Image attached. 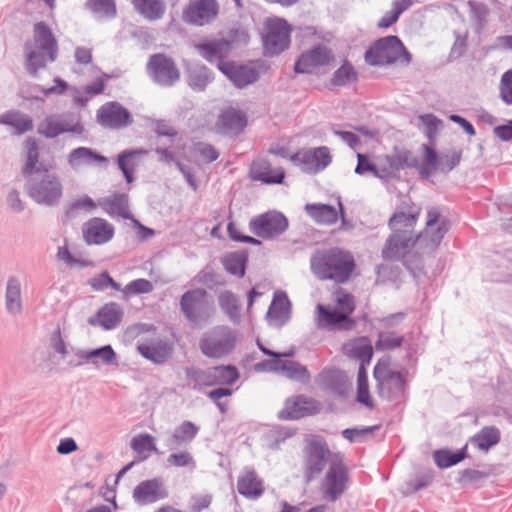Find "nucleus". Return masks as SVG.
<instances>
[{"label": "nucleus", "mask_w": 512, "mask_h": 512, "mask_svg": "<svg viewBox=\"0 0 512 512\" xmlns=\"http://www.w3.org/2000/svg\"><path fill=\"white\" fill-rule=\"evenodd\" d=\"M194 150L206 163L214 162L219 157V152L214 146L208 143L198 142L195 144Z\"/></svg>", "instance_id": "nucleus-64"}, {"label": "nucleus", "mask_w": 512, "mask_h": 512, "mask_svg": "<svg viewBox=\"0 0 512 512\" xmlns=\"http://www.w3.org/2000/svg\"><path fill=\"white\" fill-rule=\"evenodd\" d=\"M96 208L94 200L85 195L82 198L76 199L71 202L65 209L64 218L65 220L75 219L79 216L81 210L91 212Z\"/></svg>", "instance_id": "nucleus-55"}, {"label": "nucleus", "mask_w": 512, "mask_h": 512, "mask_svg": "<svg viewBox=\"0 0 512 512\" xmlns=\"http://www.w3.org/2000/svg\"><path fill=\"white\" fill-rule=\"evenodd\" d=\"M359 74L352 63L345 59L341 66L334 71L330 79V84L334 87H346L352 83H356Z\"/></svg>", "instance_id": "nucleus-46"}, {"label": "nucleus", "mask_w": 512, "mask_h": 512, "mask_svg": "<svg viewBox=\"0 0 512 512\" xmlns=\"http://www.w3.org/2000/svg\"><path fill=\"white\" fill-rule=\"evenodd\" d=\"M136 349L142 357L155 364L165 363L173 353L172 346L160 338L153 339L149 343L138 342Z\"/></svg>", "instance_id": "nucleus-30"}, {"label": "nucleus", "mask_w": 512, "mask_h": 512, "mask_svg": "<svg viewBox=\"0 0 512 512\" xmlns=\"http://www.w3.org/2000/svg\"><path fill=\"white\" fill-rule=\"evenodd\" d=\"M134 10L148 21L161 19L166 11L164 0H131Z\"/></svg>", "instance_id": "nucleus-39"}, {"label": "nucleus", "mask_w": 512, "mask_h": 512, "mask_svg": "<svg viewBox=\"0 0 512 512\" xmlns=\"http://www.w3.org/2000/svg\"><path fill=\"white\" fill-rule=\"evenodd\" d=\"M247 261L248 257L246 253L237 252L228 253L221 259V263L225 270L239 278H242L245 275Z\"/></svg>", "instance_id": "nucleus-49"}, {"label": "nucleus", "mask_w": 512, "mask_h": 512, "mask_svg": "<svg viewBox=\"0 0 512 512\" xmlns=\"http://www.w3.org/2000/svg\"><path fill=\"white\" fill-rule=\"evenodd\" d=\"M380 425L367 426V427H353L346 428L342 430L341 435L343 438L348 440L351 443L362 441L366 435L372 434L374 431L378 430Z\"/></svg>", "instance_id": "nucleus-59"}, {"label": "nucleus", "mask_w": 512, "mask_h": 512, "mask_svg": "<svg viewBox=\"0 0 512 512\" xmlns=\"http://www.w3.org/2000/svg\"><path fill=\"white\" fill-rule=\"evenodd\" d=\"M237 491L243 497L257 500L264 493V482L252 468H246L237 480Z\"/></svg>", "instance_id": "nucleus-33"}, {"label": "nucleus", "mask_w": 512, "mask_h": 512, "mask_svg": "<svg viewBox=\"0 0 512 512\" xmlns=\"http://www.w3.org/2000/svg\"><path fill=\"white\" fill-rule=\"evenodd\" d=\"M219 12V4L216 0H189L183 10L185 22L204 26L211 23Z\"/></svg>", "instance_id": "nucleus-19"}, {"label": "nucleus", "mask_w": 512, "mask_h": 512, "mask_svg": "<svg viewBox=\"0 0 512 512\" xmlns=\"http://www.w3.org/2000/svg\"><path fill=\"white\" fill-rule=\"evenodd\" d=\"M501 440L500 430L495 426H485L471 438V443L479 450L487 452Z\"/></svg>", "instance_id": "nucleus-44"}, {"label": "nucleus", "mask_w": 512, "mask_h": 512, "mask_svg": "<svg viewBox=\"0 0 512 512\" xmlns=\"http://www.w3.org/2000/svg\"><path fill=\"white\" fill-rule=\"evenodd\" d=\"M390 365V356H384L378 360L373 369L378 394L389 401L397 400L404 395L407 382L406 372L393 371Z\"/></svg>", "instance_id": "nucleus-5"}, {"label": "nucleus", "mask_w": 512, "mask_h": 512, "mask_svg": "<svg viewBox=\"0 0 512 512\" xmlns=\"http://www.w3.org/2000/svg\"><path fill=\"white\" fill-rule=\"evenodd\" d=\"M334 59V53L329 47L318 44L300 54L294 64V71L297 74H311L316 69L330 65Z\"/></svg>", "instance_id": "nucleus-15"}, {"label": "nucleus", "mask_w": 512, "mask_h": 512, "mask_svg": "<svg viewBox=\"0 0 512 512\" xmlns=\"http://www.w3.org/2000/svg\"><path fill=\"white\" fill-rule=\"evenodd\" d=\"M291 162L308 174H316L324 170L332 161L326 146L299 151L290 156Z\"/></svg>", "instance_id": "nucleus-16"}, {"label": "nucleus", "mask_w": 512, "mask_h": 512, "mask_svg": "<svg viewBox=\"0 0 512 512\" xmlns=\"http://www.w3.org/2000/svg\"><path fill=\"white\" fill-rule=\"evenodd\" d=\"M500 96L504 103L512 104V69L506 71L501 77Z\"/></svg>", "instance_id": "nucleus-62"}, {"label": "nucleus", "mask_w": 512, "mask_h": 512, "mask_svg": "<svg viewBox=\"0 0 512 512\" xmlns=\"http://www.w3.org/2000/svg\"><path fill=\"white\" fill-rule=\"evenodd\" d=\"M467 456V445L455 452L449 449H438L433 452L434 462L440 469L452 467L463 461Z\"/></svg>", "instance_id": "nucleus-45"}, {"label": "nucleus", "mask_w": 512, "mask_h": 512, "mask_svg": "<svg viewBox=\"0 0 512 512\" xmlns=\"http://www.w3.org/2000/svg\"><path fill=\"white\" fill-rule=\"evenodd\" d=\"M84 125L73 114H54L44 118L38 125L37 132L47 139H55L63 133L82 135Z\"/></svg>", "instance_id": "nucleus-13"}, {"label": "nucleus", "mask_w": 512, "mask_h": 512, "mask_svg": "<svg viewBox=\"0 0 512 512\" xmlns=\"http://www.w3.org/2000/svg\"><path fill=\"white\" fill-rule=\"evenodd\" d=\"M417 214H406L405 212H396L389 220V226L392 230L398 229V225L411 228L416 223Z\"/></svg>", "instance_id": "nucleus-61"}, {"label": "nucleus", "mask_w": 512, "mask_h": 512, "mask_svg": "<svg viewBox=\"0 0 512 512\" xmlns=\"http://www.w3.org/2000/svg\"><path fill=\"white\" fill-rule=\"evenodd\" d=\"M144 154H146V151L143 149H129L118 154L117 165L123 173L127 183H132L134 181L133 170L137 165L135 162L136 156Z\"/></svg>", "instance_id": "nucleus-47"}, {"label": "nucleus", "mask_w": 512, "mask_h": 512, "mask_svg": "<svg viewBox=\"0 0 512 512\" xmlns=\"http://www.w3.org/2000/svg\"><path fill=\"white\" fill-rule=\"evenodd\" d=\"M198 54L210 64H215L219 71L223 69L228 61H225L229 55L232 44L226 39H213L199 42L194 45Z\"/></svg>", "instance_id": "nucleus-21"}, {"label": "nucleus", "mask_w": 512, "mask_h": 512, "mask_svg": "<svg viewBox=\"0 0 512 512\" xmlns=\"http://www.w3.org/2000/svg\"><path fill=\"white\" fill-rule=\"evenodd\" d=\"M82 232L88 245H102L113 238L115 230L107 220L94 217L83 225Z\"/></svg>", "instance_id": "nucleus-24"}, {"label": "nucleus", "mask_w": 512, "mask_h": 512, "mask_svg": "<svg viewBox=\"0 0 512 512\" xmlns=\"http://www.w3.org/2000/svg\"><path fill=\"white\" fill-rule=\"evenodd\" d=\"M100 206L110 215H118L123 219L132 218L129 211V197L126 193H114L111 197L99 201Z\"/></svg>", "instance_id": "nucleus-38"}, {"label": "nucleus", "mask_w": 512, "mask_h": 512, "mask_svg": "<svg viewBox=\"0 0 512 512\" xmlns=\"http://www.w3.org/2000/svg\"><path fill=\"white\" fill-rule=\"evenodd\" d=\"M67 162L73 169H77L81 166L92 165L93 163H106L108 159L92 148L77 147L68 153Z\"/></svg>", "instance_id": "nucleus-36"}, {"label": "nucleus", "mask_w": 512, "mask_h": 512, "mask_svg": "<svg viewBox=\"0 0 512 512\" xmlns=\"http://www.w3.org/2000/svg\"><path fill=\"white\" fill-rule=\"evenodd\" d=\"M387 163L394 172L404 168H417L418 158L409 150H395L393 154L386 156Z\"/></svg>", "instance_id": "nucleus-48"}, {"label": "nucleus", "mask_w": 512, "mask_h": 512, "mask_svg": "<svg viewBox=\"0 0 512 512\" xmlns=\"http://www.w3.org/2000/svg\"><path fill=\"white\" fill-rule=\"evenodd\" d=\"M250 177L264 184H281L285 178V171L282 168L273 169L267 159H258L251 165Z\"/></svg>", "instance_id": "nucleus-34"}, {"label": "nucleus", "mask_w": 512, "mask_h": 512, "mask_svg": "<svg viewBox=\"0 0 512 512\" xmlns=\"http://www.w3.org/2000/svg\"><path fill=\"white\" fill-rule=\"evenodd\" d=\"M221 72L239 89L254 84L260 77L255 68L234 61H228L223 65Z\"/></svg>", "instance_id": "nucleus-26"}, {"label": "nucleus", "mask_w": 512, "mask_h": 512, "mask_svg": "<svg viewBox=\"0 0 512 512\" xmlns=\"http://www.w3.org/2000/svg\"><path fill=\"white\" fill-rule=\"evenodd\" d=\"M262 44L266 56H276L290 47L292 26L284 18H268L264 24Z\"/></svg>", "instance_id": "nucleus-8"}, {"label": "nucleus", "mask_w": 512, "mask_h": 512, "mask_svg": "<svg viewBox=\"0 0 512 512\" xmlns=\"http://www.w3.org/2000/svg\"><path fill=\"white\" fill-rule=\"evenodd\" d=\"M403 342L404 336L398 335L394 331H380L375 342V349L377 351L393 350L402 346Z\"/></svg>", "instance_id": "nucleus-54"}, {"label": "nucleus", "mask_w": 512, "mask_h": 512, "mask_svg": "<svg viewBox=\"0 0 512 512\" xmlns=\"http://www.w3.org/2000/svg\"><path fill=\"white\" fill-rule=\"evenodd\" d=\"M307 214L317 223L332 225L338 220V212L330 204L312 203L306 204Z\"/></svg>", "instance_id": "nucleus-42"}, {"label": "nucleus", "mask_w": 512, "mask_h": 512, "mask_svg": "<svg viewBox=\"0 0 512 512\" xmlns=\"http://www.w3.org/2000/svg\"><path fill=\"white\" fill-rule=\"evenodd\" d=\"M256 370H268L283 373L287 378L301 383L310 381V373L307 368L299 362L292 360L271 359L264 360L255 366Z\"/></svg>", "instance_id": "nucleus-20"}, {"label": "nucleus", "mask_w": 512, "mask_h": 512, "mask_svg": "<svg viewBox=\"0 0 512 512\" xmlns=\"http://www.w3.org/2000/svg\"><path fill=\"white\" fill-rule=\"evenodd\" d=\"M467 5L470 9V17L478 29H483L487 24V17L490 13L486 4L474 0H469Z\"/></svg>", "instance_id": "nucleus-56"}, {"label": "nucleus", "mask_w": 512, "mask_h": 512, "mask_svg": "<svg viewBox=\"0 0 512 512\" xmlns=\"http://www.w3.org/2000/svg\"><path fill=\"white\" fill-rule=\"evenodd\" d=\"M186 378L194 382L193 389L200 390L201 386L232 385L239 379V371L236 366L218 365L208 369L186 367Z\"/></svg>", "instance_id": "nucleus-6"}, {"label": "nucleus", "mask_w": 512, "mask_h": 512, "mask_svg": "<svg viewBox=\"0 0 512 512\" xmlns=\"http://www.w3.org/2000/svg\"><path fill=\"white\" fill-rule=\"evenodd\" d=\"M288 226V219L278 211H268L249 221L250 232L264 240L278 237L288 229Z\"/></svg>", "instance_id": "nucleus-14"}, {"label": "nucleus", "mask_w": 512, "mask_h": 512, "mask_svg": "<svg viewBox=\"0 0 512 512\" xmlns=\"http://www.w3.org/2000/svg\"><path fill=\"white\" fill-rule=\"evenodd\" d=\"M422 150L424 152L423 156V163L420 165L418 163V169L419 174L422 178H429L435 171L438 169V160H439V154L435 150L434 147L423 144Z\"/></svg>", "instance_id": "nucleus-50"}, {"label": "nucleus", "mask_w": 512, "mask_h": 512, "mask_svg": "<svg viewBox=\"0 0 512 512\" xmlns=\"http://www.w3.org/2000/svg\"><path fill=\"white\" fill-rule=\"evenodd\" d=\"M153 291V284L147 279L139 278L129 282L124 288L125 294H147Z\"/></svg>", "instance_id": "nucleus-60"}, {"label": "nucleus", "mask_w": 512, "mask_h": 512, "mask_svg": "<svg viewBox=\"0 0 512 512\" xmlns=\"http://www.w3.org/2000/svg\"><path fill=\"white\" fill-rule=\"evenodd\" d=\"M321 410L319 401L305 395H297L286 399L284 408L279 411L281 420H299L316 415Z\"/></svg>", "instance_id": "nucleus-17"}, {"label": "nucleus", "mask_w": 512, "mask_h": 512, "mask_svg": "<svg viewBox=\"0 0 512 512\" xmlns=\"http://www.w3.org/2000/svg\"><path fill=\"white\" fill-rule=\"evenodd\" d=\"M167 464L174 467H195V460L192 455L187 452L173 453L168 456Z\"/></svg>", "instance_id": "nucleus-63"}, {"label": "nucleus", "mask_w": 512, "mask_h": 512, "mask_svg": "<svg viewBox=\"0 0 512 512\" xmlns=\"http://www.w3.org/2000/svg\"><path fill=\"white\" fill-rule=\"evenodd\" d=\"M196 279L198 283L211 290L219 286H224L226 283L222 275L207 269L200 271Z\"/></svg>", "instance_id": "nucleus-58"}, {"label": "nucleus", "mask_w": 512, "mask_h": 512, "mask_svg": "<svg viewBox=\"0 0 512 512\" xmlns=\"http://www.w3.org/2000/svg\"><path fill=\"white\" fill-rule=\"evenodd\" d=\"M291 302L283 291H276L267 311L268 322L276 327L284 326L290 319Z\"/></svg>", "instance_id": "nucleus-32"}, {"label": "nucleus", "mask_w": 512, "mask_h": 512, "mask_svg": "<svg viewBox=\"0 0 512 512\" xmlns=\"http://www.w3.org/2000/svg\"><path fill=\"white\" fill-rule=\"evenodd\" d=\"M345 352L358 359L360 365L367 366L373 357V346L367 337L356 338L344 345Z\"/></svg>", "instance_id": "nucleus-40"}, {"label": "nucleus", "mask_w": 512, "mask_h": 512, "mask_svg": "<svg viewBox=\"0 0 512 512\" xmlns=\"http://www.w3.org/2000/svg\"><path fill=\"white\" fill-rule=\"evenodd\" d=\"M75 355L80 361L74 364V366H80L84 362L91 363L96 368L100 367V365L118 366L117 354L110 344L91 350L79 349ZM70 365H73V363L70 362Z\"/></svg>", "instance_id": "nucleus-25"}, {"label": "nucleus", "mask_w": 512, "mask_h": 512, "mask_svg": "<svg viewBox=\"0 0 512 512\" xmlns=\"http://www.w3.org/2000/svg\"><path fill=\"white\" fill-rule=\"evenodd\" d=\"M180 310L184 317L194 325L206 323L214 313L213 302L203 288L186 291L180 298Z\"/></svg>", "instance_id": "nucleus-7"}, {"label": "nucleus", "mask_w": 512, "mask_h": 512, "mask_svg": "<svg viewBox=\"0 0 512 512\" xmlns=\"http://www.w3.org/2000/svg\"><path fill=\"white\" fill-rule=\"evenodd\" d=\"M34 46L26 43L25 69L32 77H37L41 69H45L47 62H55L58 57V42L47 23L37 22L33 27Z\"/></svg>", "instance_id": "nucleus-1"}, {"label": "nucleus", "mask_w": 512, "mask_h": 512, "mask_svg": "<svg viewBox=\"0 0 512 512\" xmlns=\"http://www.w3.org/2000/svg\"><path fill=\"white\" fill-rule=\"evenodd\" d=\"M247 125L245 113L235 108L224 110L218 117L217 128L221 134L239 135Z\"/></svg>", "instance_id": "nucleus-31"}, {"label": "nucleus", "mask_w": 512, "mask_h": 512, "mask_svg": "<svg viewBox=\"0 0 512 512\" xmlns=\"http://www.w3.org/2000/svg\"><path fill=\"white\" fill-rule=\"evenodd\" d=\"M97 122L104 128L121 129L133 123L131 113L118 102L103 104L96 114Z\"/></svg>", "instance_id": "nucleus-18"}, {"label": "nucleus", "mask_w": 512, "mask_h": 512, "mask_svg": "<svg viewBox=\"0 0 512 512\" xmlns=\"http://www.w3.org/2000/svg\"><path fill=\"white\" fill-rule=\"evenodd\" d=\"M166 496L167 492L160 478L142 481L133 490V499L139 505L151 504Z\"/></svg>", "instance_id": "nucleus-29"}, {"label": "nucleus", "mask_w": 512, "mask_h": 512, "mask_svg": "<svg viewBox=\"0 0 512 512\" xmlns=\"http://www.w3.org/2000/svg\"><path fill=\"white\" fill-rule=\"evenodd\" d=\"M349 482V469L341 456H336L320 481L319 491L324 499L329 502H336L344 495Z\"/></svg>", "instance_id": "nucleus-9"}, {"label": "nucleus", "mask_w": 512, "mask_h": 512, "mask_svg": "<svg viewBox=\"0 0 512 512\" xmlns=\"http://www.w3.org/2000/svg\"><path fill=\"white\" fill-rule=\"evenodd\" d=\"M124 311L116 302H110L98 309L94 316L88 318L87 323L90 326H100L104 330L115 329L122 321Z\"/></svg>", "instance_id": "nucleus-27"}, {"label": "nucleus", "mask_w": 512, "mask_h": 512, "mask_svg": "<svg viewBox=\"0 0 512 512\" xmlns=\"http://www.w3.org/2000/svg\"><path fill=\"white\" fill-rule=\"evenodd\" d=\"M131 448L140 456V461L146 460L148 458L149 454H144L145 452H154L157 454L160 453L156 447L155 438L148 433H142L133 437L131 441Z\"/></svg>", "instance_id": "nucleus-51"}, {"label": "nucleus", "mask_w": 512, "mask_h": 512, "mask_svg": "<svg viewBox=\"0 0 512 512\" xmlns=\"http://www.w3.org/2000/svg\"><path fill=\"white\" fill-rule=\"evenodd\" d=\"M5 308L11 316H18L23 311L21 282L15 276H10L6 283Z\"/></svg>", "instance_id": "nucleus-35"}, {"label": "nucleus", "mask_w": 512, "mask_h": 512, "mask_svg": "<svg viewBox=\"0 0 512 512\" xmlns=\"http://www.w3.org/2000/svg\"><path fill=\"white\" fill-rule=\"evenodd\" d=\"M401 48L403 43L398 36L381 37L366 50L364 60L373 67L391 65L400 57Z\"/></svg>", "instance_id": "nucleus-12"}, {"label": "nucleus", "mask_w": 512, "mask_h": 512, "mask_svg": "<svg viewBox=\"0 0 512 512\" xmlns=\"http://www.w3.org/2000/svg\"><path fill=\"white\" fill-rule=\"evenodd\" d=\"M199 428L191 421H184L176 427L165 443L169 450L177 449L182 443L191 442L197 435Z\"/></svg>", "instance_id": "nucleus-41"}, {"label": "nucleus", "mask_w": 512, "mask_h": 512, "mask_svg": "<svg viewBox=\"0 0 512 512\" xmlns=\"http://www.w3.org/2000/svg\"><path fill=\"white\" fill-rule=\"evenodd\" d=\"M313 274L320 280L345 283L351 276L355 261L353 256L339 248L317 251L310 259Z\"/></svg>", "instance_id": "nucleus-2"}, {"label": "nucleus", "mask_w": 512, "mask_h": 512, "mask_svg": "<svg viewBox=\"0 0 512 512\" xmlns=\"http://www.w3.org/2000/svg\"><path fill=\"white\" fill-rule=\"evenodd\" d=\"M321 382L339 396H346L348 384L346 376L339 369L323 370L320 374Z\"/></svg>", "instance_id": "nucleus-43"}, {"label": "nucleus", "mask_w": 512, "mask_h": 512, "mask_svg": "<svg viewBox=\"0 0 512 512\" xmlns=\"http://www.w3.org/2000/svg\"><path fill=\"white\" fill-rule=\"evenodd\" d=\"M24 149L26 153V160L21 170L24 178L36 174L38 171L48 169L42 163H39V147L36 139L28 137L24 141Z\"/></svg>", "instance_id": "nucleus-37"}, {"label": "nucleus", "mask_w": 512, "mask_h": 512, "mask_svg": "<svg viewBox=\"0 0 512 512\" xmlns=\"http://www.w3.org/2000/svg\"><path fill=\"white\" fill-rule=\"evenodd\" d=\"M462 160V150H452L451 153L439 156L438 169L443 174H448L455 169Z\"/></svg>", "instance_id": "nucleus-57"}, {"label": "nucleus", "mask_w": 512, "mask_h": 512, "mask_svg": "<svg viewBox=\"0 0 512 512\" xmlns=\"http://www.w3.org/2000/svg\"><path fill=\"white\" fill-rule=\"evenodd\" d=\"M318 317L317 326L320 329L329 331H348L353 329L355 321L337 308H330L324 305H317Z\"/></svg>", "instance_id": "nucleus-23"}, {"label": "nucleus", "mask_w": 512, "mask_h": 512, "mask_svg": "<svg viewBox=\"0 0 512 512\" xmlns=\"http://www.w3.org/2000/svg\"><path fill=\"white\" fill-rule=\"evenodd\" d=\"M218 303L225 314L233 321L240 318V304L234 293L229 290L222 291L218 296Z\"/></svg>", "instance_id": "nucleus-52"}, {"label": "nucleus", "mask_w": 512, "mask_h": 512, "mask_svg": "<svg viewBox=\"0 0 512 512\" xmlns=\"http://www.w3.org/2000/svg\"><path fill=\"white\" fill-rule=\"evenodd\" d=\"M236 341V332L230 327L222 325L205 333L199 341V346L205 356L219 359L234 350Z\"/></svg>", "instance_id": "nucleus-10"}, {"label": "nucleus", "mask_w": 512, "mask_h": 512, "mask_svg": "<svg viewBox=\"0 0 512 512\" xmlns=\"http://www.w3.org/2000/svg\"><path fill=\"white\" fill-rule=\"evenodd\" d=\"M302 473L305 484L318 479L338 453H332L328 443L320 436H310L303 448Z\"/></svg>", "instance_id": "nucleus-4"}, {"label": "nucleus", "mask_w": 512, "mask_h": 512, "mask_svg": "<svg viewBox=\"0 0 512 512\" xmlns=\"http://www.w3.org/2000/svg\"><path fill=\"white\" fill-rule=\"evenodd\" d=\"M26 194L37 204L55 207L63 196V185L56 173L49 169L24 178Z\"/></svg>", "instance_id": "nucleus-3"}, {"label": "nucleus", "mask_w": 512, "mask_h": 512, "mask_svg": "<svg viewBox=\"0 0 512 512\" xmlns=\"http://www.w3.org/2000/svg\"><path fill=\"white\" fill-rule=\"evenodd\" d=\"M187 85L195 92H203L213 82L214 73L200 62L184 63Z\"/></svg>", "instance_id": "nucleus-28"}, {"label": "nucleus", "mask_w": 512, "mask_h": 512, "mask_svg": "<svg viewBox=\"0 0 512 512\" xmlns=\"http://www.w3.org/2000/svg\"><path fill=\"white\" fill-rule=\"evenodd\" d=\"M85 8L100 17L111 19L117 15L115 0H87Z\"/></svg>", "instance_id": "nucleus-53"}, {"label": "nucleus", "mask_w": 512, "mask_h": 512, "mask_svg": "<svg viewBox=\"0 0 512 512\" xmlns=\"http://www.w3.org/2000/svg\"><path fill=\"white\" fill-rule=\"evenodd\" d=\"M417 238L413 236L411 230L395 229L386 240L382 250V256L388 260H398L404 258L409 249L414 246Z\"/></svg>", "instance_id": "nucleus-22"}, {"label": "nucleus", "mask_w": 512, "mask_h": 512, "mask_svg": "<svg viewBox=\"0 0 512 512\" xmlns=\"http://www.w3.org/2000/svg\"><path fill=\"white\" fill-rule=\"evenodd\" d=\"M145 71L154 84L164 88L173 87L181 77L175 61L164 53L150 55Z\"/></svg>", "instance_id": "nucleus-11"}]
</instances>
